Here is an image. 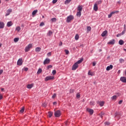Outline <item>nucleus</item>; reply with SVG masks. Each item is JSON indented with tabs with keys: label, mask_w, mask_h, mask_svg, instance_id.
Masks as SVG:
<instances>
[{
	"label": "nucleus",
	"mask_w": 126,
	"mask_h": 126,
	"mask_svg": "<svg viewBox=\"0 0 126 126\" xmlns=\"http://www.w3.org/2000/svg\"><path fill=\"white\" fill-rule=\"evenodd\" d=\"M73 19H74V17L73 15H70L67 17L66 22L69 23V22H70L71 20H73Z\"/></svg>",
	"instance_id": "nucleus-1"
},
{
	"label": "nucleus",
	"mask_w": 126,
	"mask_h": 126,
	"mask_svg": "<svg viewBox=\"0 0 126 126\" xmlns=\"http://www.w3.org/2000/svg\"><path fill=\"white\" fill-rule=\"evenodd\" d=\"M61 115H62V113H61L60 110H57L54 113V115L56 118H60V117H61Z\"/></svg>",
	"instance_id": "nucleus-2"
},
{
	"label": "nucleus",
	"mask_w": 126,
	"mask_h": 126,
	"mask_svg": "<svg viewBox=\"0 0 126 126\" xmlns=\"http://www.w3.org/2000/svg\"><path fill=\"white\" fill-rule=\"evenodd\" d=\"M32 44H29L26 47L25 49V52H27L30 51V49H32Z\"/></svg>",
	"instance_id": "nucleus-3"
},
{
	"label": "nucleus",
	"mask_w": 126,
	"mask_h": 126,
	"mask_svg": "<svg viewBox=\"0 0 126 126\" xmlns=\"http://www.w3.org/2000/svg\"><path fill=\"white\" fill-rule=\"evenodd\" d=\"M23 63V61H22V58H20L17 62V65H22Z\"/></svg>",
	"instance_id": "nucleus-4"
},
{
	"label": "nucleus",
	"mask_w": 126,
	"mask_h": 126,
	"mask_svg": "<svg viewBox=\"0 0 126 126\" xmlns=\"http://www.w3.org/2000/svg\"><path fill=\"white\" fill-rule=\"evenodd\" d=\"M119 11H112L110 13V14L108 15V18H111V17H112V16H113V15L116 14V13H119Z\"/></svg>",
	"instance_id": "nucleus-5"
},
{
	"label": "nucleus",
	"mask_w": 126,
	"mask_h": 126,
	"mask_svg": "<svg viewBox=\"0 0 126 126\" xmlns=\"http://www.w3.org/2000/svg\"><path fill=\"white\" fill-rule=\"evenodd\" d=\"M54 78H55L54 76H47L45 78V81H48L49 80H52L54 79Z\"/></svg>",
	"instance_id": "nucleus-6"
},
{
	"label": "nucleus",
	"mask_w": 126,
	"mask_h": 126,
	"mask_svg": "<svg viewBox=\"0 0 126 126\" xmlns=\"http://www.w3.org/2000/svg\"><path fill=\"white\" fill-rule=\"evenodd\" d=\"M78 67V64L75 63L72 67V70H76V69Z\"/></svg>",
	"instance_id": "nucleus-7"
},
{
	"label": "nucleus",
	"mask_w": 126,
	"mask_h": 126,
	"mask_svg": "<svg viewBox=\"0 0 126 126\" xmlns=\"http://www.w3.org/2000/svg\"><path fill=\"white\" fill-rule=\"evenodd\" d=\"M87 111L90 114V115H93V113H94V110L92 109L87 108Z\"/></svg>",
	"instance_id": "nucleus-8"
},
{
	"label": "nucleus",
	"mask_w": 126,
	"mask_h": 126,
	"mask_svg": "<svg viewBox=\"0 0 126 126\" xmlns=\"http://www.w3.org/2000/svg\"><path fill=\"white\" fill-rule=\"evenodd\" d=\"M83 9V6H82V5H79L77 7L78 11L82 12Z\"/></svg>",
	"instance_id": "nucleus-9"
},
{
	"label": "nucleus",
	"mask_w": 126,
	"mask_h": 126,
	"mask_svg": "<svg viewBox=\"0 0 126 126\" xmlns=\"http://www.w3.org/2000/svg\"><path fill=\"white\" fill-rule=\"evenodd\" d=\"M11 12H12V9H9L7 10V13L5 14V16H8V15H9V14H10V13H11Z\"/></svg>",
	"instance_id": "nucleus-10"
},
{
	"label": "nucleus",
	"mask_w": 126,
	"mask_h": 126,
	"mask_svg": "<svg viewBox=\"0 0 126 126\" xmlns=\"http://www.w3.org/2000/svg\"><path fill=\"white\" fill-rule=\"evenodd\" d=\"M50 59H48V58H46L44 60V61L43 62V63H44V64H48L50 63Z\"/></svg>",
	"instance_id": "nucleus-11"
},
{
	"label": "nucleus",
	"mask_w": 126,
	"mask_h": 126,
	"mask_svg": "<svg viewBox=\"0 0 126 126\" xmlns=\"http://www.w3.org/2000/svg\"><path fill=\"white\" fill-rule=\"evenodd\" d=\"M116 41L115 40V39H112L111 40H110L107 44H108L109 45H115V43Z\"/></svg>",
	"instance_id": "nucleus-12"
},
{
	"label": "nucleus",
	"mask_w": 126,
	"mask_h": 126,
	"mask_svg": "<svg viewBox=\"0 0 126 126\" xmlns=\"http://www.w3.org/2000/svg\"><path fill=\"white\" fill-rule=\"evenodd\" d=\"M120 80L122 81V82H123V83H126V77H121L120 78Z\"/></svg>",
	"instance_id": "nucleus-13"
},
{
	"label": "nucleus",
	"mask_w": 126,
	"mask_h": 126,
	"mask_svg": "<svg viewBox=\"0 0 126 126\" xmlns=\"http://www.w3.org/2000/svg\"><path fill=\"white\" fill-rule=\"evenodd\" d=\"M97 104H99V105L100 106V107H103L104 106V104H105V102L104 101H97L96 102Z\"/></svg>",
	"instance_id": "nucleus-14"
},
{
	"label": "nucleus",
	"mask_w": 126,
	"mask_h": 126,
	"mask_svg": "<svg viewBox=\"0 0 126 126\" xmlns=\"http://www.w3.org/2000/svg\"><path fill=\"white\" fill-rule=\"evenodd\" d=\"M4 28V23L3 22H0V29H3Z\"/></svg>",
	"instance_id": "nucleus-15"
},
{
	"label": "nucleus",
	"mask_w": 126,
	"mask_h": 126,
	"mask_svg": "<svg viewBox=\"0 0 126 126\" xmlns=\"http://www.w3.org/2000/svg\"><path fill=\"white\" fill-rule=\"evenodd\" d=\"M107 33H108V31H104L101 33L102 37H105V36H106V35H107Z\"/></svg>",
	"instance_id": "nucleus-16"
},
{
	"label": "nucleus",
	"mask_w": 126,
	"mask_h": 126,
	"mask_svg": "<svg viewBox=\"0 0 126 126\" xmlns=\"http://www.w3.org/2000/svg\"><path fill=\"white\" fill-rule=\"evenodd\" d=\"M94 10L97 11L98 10V5L96 3H95L94 6Z\"/></svg>",
	"instance_id": "nucleus-17"
},
{
	"label": "nucleus",
	"mask_w": 126,
	"mask_h": 126,
	"mask_svg": "<svg viewBox=\"0 0 126 126\" xmlns=\"http://www.w3.org/2000/svg\"><path fill=\"white\" fill-rule=\"evenodd\" d=\"M13 25V24L12 23V22L9 21L7 23V27H10V26H12Z\"/></svg>",
	"instance_id": "nucleus-18"
},
{
	"label": "nucleus",
	"mask_w": 126,
	"mask_h": 126,
	"mask_svg": "<svg viewBox=\"0 0 126 126\" xmlns=\"http://www.w3.org/2000/svg\"><path fill=\"white\" fill-rule=\"evenodd\" d=\"M113 68V65L110 64L109 66H107L106 67V70L109 71Z\"/></svg>",
	"instance_id": "nucleus-19"
},
{
	"label": "nucleus",
	"mask_w": 126,
	"mask_h": 126,
	"mask_svg": "<svg viewBox=\"0 0 126 126\" xmlns=\"http://www.w3.org/2000/svg\"><path fill=\"white\" fill-rule=\"evenodd\" d=\"M52 34H53V32H52V31H49L47 33V35L50 37V36L52 35Z\"/></svg>",
	"instance_id": "nucleus-20"
},
{
	"label": "nucleus",
	"mask_w": 126,
	"mask_h": 126,
	"mask_svg": "<svg viewBox=\"0 0 126 126\" xmlns=\"http://www.w3.org/2000/svg\"><path fill=\"white\" fill-rule=\"evenodd\" d=\"M87 33H88L89 32H90V31H91V27L90 26H88L87 27Z\"/></svg>",
	"instance_id": "nucleus-21"
},
{
	"label": "nucleus",
	"mask_w": 126,
	"mask_h": 126,
	"mask_svg": "<svg viewBox=\"0 0 126 126\" xmlns=\"http://www.w3.org/2000/svg\"><path fill=\"white\" fill-rule=\"evenodd\" d=\"M27 87L28 89H31V88L33 87V84H29L27 85Z\"/></svg>",
	"instance_id": "nucleus-22"
},
{
	"label": "nucleus",
	"mask_w": 126,
	"mask_h": 126,
	"mask_svg": "<svg viewBox=\"0 0 126 126\" xmlns=\"http://www.w3.org/2000/svg\"><path fill=\"white\" fill-rule=\"evenodd\" d=\"M82 62H83V58L81 59L80 60L78 61L77 62H76V63L78 64L79 63H81Z\"/></svg>",
	"instance_id": "nucleus-23"
},
{
	"label": "nucleus",
	"mask_w": 126,
	"mask_h": 126,
	"mask_svg": "<svg viewBox=\"0 0 126 126\" xmlns=\"http://www.w3.org/2000/svg\"><path fill=\"white\" fill-rule=\"evenodd\" d=\"M81 11H78L76 13V15L78 16V17H80V16H81Z\"/></svg>",
	"instance_id": "nucleus-24"
},
{
	"label": "nucleus",
	"mask_w": 126,
	"mask_h": 126,
	"mask_svg": "<svg viewBox=\"0 0 126 126\" xmlns=\"http://www.w3.org/2000/svg\"><path fill=\"white\" fill-rule=\"evenodd\" d=\"M38 12V10L36 9L33 11L32 12V15H35V14Z\"/></svg>",
	"instance_id": "nucleus-25"
},
{
	"label": "nucleus",
	"mask_w": 126,
	"mask_h": 126,
	"mask_svg": "<svg viewBox=\"0 0 126 126\" xmlns=\"http://www.w3.org/2000/svg\"><path fill=\"white\" fill-rule=\"evenodd\" d=\"M124 40L122 39L120 40L119 41V44H120L121 45H124Z\"/></svg>",
	"instance_id": "nucleus-26"
},
{
	"label": "nucleus",
	"mask_w": 126,
	"mask_h": 126,
	"mask_svg": "<svg viewBox=\"0 0 126 126\" xmlns=\"http://www.w3.org/2000/svg\"><path fill=\"white\" fill-rule=\"evenodd\" d=\"M18 41H19V38L16 37V38H14V42H15V43H17V42H18Z\"/></svg>",
	"instance_id": "nucleus-27"
},
{
	"label": "nucleus",
	"mask_w": 126,
	"mask_h": 126,
	"mask_svg": "<svg viewBox=\"0 0 126 126\" xmlns=\"http://www.w3.org/2000/svg\"><path fill=\"white\" fill-rule=\"evenodd\" d=\"M21 30V28L20 27H17L16 28V31H18V32H19Z\"/></svg>",
	"instance_id": "nucleus-28"
},
{
	"label": "nucleus",
	"mask_w": 126,
	"mask_h": 126,
	"mask_svg": "<svg viewBox=\"0 0 126 126\" xmlns=\"http://www.w3.org/2000/svg\"><path fill=\"white\" fill-rule=\"evenodd\" d=\"M90 105L91 106H94V105H95V101H92L90 102Z\"/></svg>",
	"instance_id": "nucleus-29"
},
{
	"label": "nucleus",
	"mask_w": 126,
	"mask_h": 126,
	"mask_svg": "<svg viewBox=\"0 0 126 126\" xmlns=\"http://www.w3.org/2000/svg\"><path fill=\"white\" fill-rule=\"evenodd\" d=\"M71 1V0H66L65 1V4H68V3H69V2H70Z\"/></svg>",
	"instance_id": "nucleus-30"
},
{
	"label": "nucleus",
	"mask_w": 126,
	"mask_h": 126,
	"mask_svg": "<svg viewBox=\"0 0 126 126\" xmlns=\"http://www.w3.org/2000/svg\"><path fill=\"white\" fill-rule=\"evenodd\" d=\"M104 115H105V113L104 112H101V113L99 114V116L100 117V118H101V119H102Z\"/></svg>",
	"instance_id": "nucleus-31"
},
{
	"label": "nucleus",
	"mask_w": 126,
	"mask_h": 126,
	"mask_svg": "<svg viewBox=\"0 0 126 126\" xmlns=\"http://www.w3.org/2000/svg\"><path fill=\"white\" fill-rule=\"evenodd\" d=\"M41 51V48L40 47H36L35 48V52H40Z\"/></svg>",
	"instance_id": "nucleus-32"
},
{
	"label": "nucleus",
	"mask_w": 126,
	"mask_h": 126,
	"mask_svg": "<svg viewBox=\"0 0 126 126\" xmlns=\"http://www.w3.org/2000/svg\"><path fill=\"white\" fill-rule=\"evenodd\" d=\"M52 116H53V113H52L51 112H48V117H49V118L52 117Z\"/></svg>",
	"instance_id": "nucleus-33"
},
{
	"label": "nucleus",
	"mask_w": 126,
	"mask_h": 126,
	"mask_svg": "<svg viewBox=\"0 0 126 126\" xmlns=\"http://www.w3.org/2000/svg\"><path fill=\"white\" fill-rule=\"evenodd\" d=\"M41 72H42V69L39 68L37 72V74H40V73H41Z\"/></svg>",
	"instance_id": "nucleus-34"
},
{
	"label": "nucleus",
	"mask_w": 126,
	"mask_h": 126,
	"mask_svg": "<svg viewBox=\"0 0 126 126\" xmlns=\"http://www.w3.org/2000/svg\"><path fill=\"white\" fill-rule=\"evenodd\" d=\"M119 62L120 63H125V60L121 58L119 60Z\"/></svg>",
	"instance_id": "nucleus-35"
},
{
	"label": "nucleus",
	"mask_w": 126,
	"mask_h": 126,
	"mask_svg": "<svg viewBox=\"0 0 126 126\" xmlns=\"http://www.w3.org/2000/svg\"><path fill=\"white\" fill-rule=\"evenodd\" d=\"M51 21H52V22H56V21H57V18H53L51 19Z\"/></svg>",
	"instance_id": "nucleus-36"
},
{
	"label": "nucleus",
	"mask_w": 126,
	"mask_h": 126,
	"mask_svg": "<svg viewBox=\"0 0 126 126\" xmlns=\"http://www.w3.org/2000/svg\"><path fill=\"white\" fill-rule=\"evenodd\" d=\"M117 95H113L112 97H111L112 100H116L117 99Z\"/></svg>",
	"instance_id": "nucleus-37"
},
{
	"label": "nucleus",
	"mask_w": 126,
	"mask_h": 126,
	"mask_svg": "<svg viewBox=\"0 0 126 126\" xmlns=\"http://www.w3.org/2000/svg\"><path fill=\"white\" fill-rule=\"evenodd\" d=\"M88 75H91V76H93V73L89 71L88 73Z\"/></svg>",
	"instance_id": "nucleus-38"
},
{
	"label": "nucleus",
	"mask_w": 126,
	"mask_h": 126,
	"mask_svg": "<svg viewBox=\"0 0 126 126\" xmlns=\"http://www.w3.org/2000/svg\"><path fill=\"white\" fill-rule=\"evenodd\" d=\"M76 98H77V99H79V98H80V94L79 93L77 94Z\"/></svg>",
	"instance_id": "nucleus-39"
},
{
	"label": "nucleus",
	"mask_w": 126,
	"mask_h": 126,
	"mask_svg": "<svg viewBox=\"0 0 126 126\" xmlns=\"http://www.w3.org/2000/svg\"><path fill=\"white\" fill-rule=\"evenodd\" d=\"M75 39L76 40H78V39H79V35H78V34H76L75 36Z\"/></svg>",
	"instance_id": "nucleus-40"
},
{
	"label": "nucleus",
	"mask_w": 126,
	"mask_h": 126,
	"mask_svg": "<svg viewBox=\"0 0 126 126\" xmlns=\"http://www.w3.org/2000/svg\"><path fill=\"white\" fill-rule=\"evenodd\" d=\"M64 52H65L66 55H68V54H69V51L66 49H65L64 50Z\"/></svg>",
	"instance_id": "nucleus-41"
},
{
	"label": "nucleus",
	"mask_w": 126,
	"mask_h": 126,
	"mask_svg": "<svg viewBox=\"0 0 126 126\" xmlns=\"http://www.w3.org/2000/svg\"><path fill=\"white\" fill-rule=\"evenodd\" d=\"M56 73H57V71L56 70H53L52 71V74L53 75H55V74H56Z\"/></svg>",
	"instance_id": "nucleus-42"
},
{
	"label": "nucleus",
	"mask_w": 126,
	"mask_h": 126,
	"mask_svg": "<svg viewBox=\"0 0 126 126\" xmlns=\"http://www.w3.org/2000/svg\"><path fill=\"white\" fill-rule=\"evenodd\" d=\"M69 93L70 94H71L72 93H74V90H70Z\"/></svg>",
	"instance_id": "nucleus-43"
},
{
	"label": "nucleus",
	"mask_w": 126,
	"mask_h": 126,
	"mask_svg": "<svg viewBox=\"0 0 126 126\" xmlns=\"http://www.w3.org/2000/svg\"><path fill=\"white\" fill-rule=\"evenodd\" d=\"M44 25H45V23L44 22H41L39 26L42 27V26H44Z\"/></svg>",
	"instance_id": "nucleus-44"
},
{
	"label": "nucleus",
	"mask_w": 126,
	"mask_h": 126,
	"mask_svg": "<svg viewBox=\"0 0 126 126\" xmlns=\"http://www.w3.org/2000/svg\"><path fill=\"white\" fill-rule=\"evenodd\" d=\"M53 67V66L52 65H49L47 66V69H49V68H52Z\"/></svg>",
	"instance_id": "nucleus-45"
},
{
	"label": "nucleus",
	"mask_w": 126,
	"mask_h": 126,
	"mask_svg": "<svg viewBox=\"0 0 126 126\" xmlns=\"http://www.w3.org/2000/svg\"><path fill=\"white\" fill-rule=\"evenodd\" d=\"M56 96H57V94H54L52 96V98H53V99H54V98H56Z\"/></svg>",
	"instance_id": "nucleus-46"
},
{
	"label": "nucleus",
	"mask_w": 126,
	"mask_h": 126,
	"mask_svg": "<svg viewBox=\"0 0 126 126\" xmlns=\"http://www.w3.org/2000/svg\"><path fill=\"white\" fill-rule=\"evenodd\" d=\"M20 113H23L24 112V107H23L21 110H20Z\"/></svg>",
	"instance_id": "nucleus-47"
},
{
	"label": "nucleus",
	"mask_w": 126,
	"mask_h": 126,
	"mask_svg": "<svg viewBox=\"0 0 126 126\" xmlns=\"http://www.w3.org/2000/svg\"><path fill=\"white\" fill-rule=\"evenodd\" d=\"M96 2H97V4H101V3H102V1L99 0V1H97Z\"/></svg>",
	"instance_id": "nucleus-48"
},
{
	"label": "nucleus",
	"mask_w": 126,
	"mask_h": 126,
	"mask_svg": "<svg viewBox=\"0 0 126 126\" xmlns=\"http://www.w3.org/2000/svg\"><path fill=\"white\" fill-rule=\"evenodd\" d=\"M104 125H105L106 126H109L110 125V122H105L104 123Z\"/></svg>",
	"instance_id": "nucleus-49"
},
{
	"label": "nucleus",
	"mask_w": 126,
	"mask_h": 126,
	"mask_svg": "<svg viewBox=\"0 0 126 126\" xmlns=\"http://www.w3.org/2000/svg\"><path fill=\"white\" fill-rule=\"evenodd\" d=\"M126 33V30H124L122 32L121 34L124 35Z\"/></svg>",
	"instance_id": "nucleus-50"
},
{
	"label": "nucleus",
	"mask_w": 126,
	"mask_h": 126,
	"mask_svg": "<svg viewBox=\"0 0 126 126\" xmlns=\"http://www.w3.org/2000/svg\"><path fill=\"white\" fill-rule=\"evenodd\" d=\"M58 1V0H53L52 1L53 3H56V2Z\"/></svg>",
	"instance_id": "nucleus-51"
},
{
	"label": "nucleus",
	"mask_w": 126,
	"mask_h": 126,
	"mask_svg": "<svg viewBox=\"0 0 126 126\" xmlns=\"http://www.w3.org/2000/svg\"><path fill=\"white\" fill-rule=\"evenodd\" d=\"M122 103H123V100H120L119 102H118V104H119V105H121Z\"/></svg>",
	"instance_id": "nucleus-52"
},
{
	"label": "nucleus",
	"mask_w": 126,
	"mask_h": 126,
	"mask_svg": "<svg viewBox=\"0 0 126 126\" xmlns=\"http://www.w3.org/2000/svg\"><path fill=\"white\" fill-rule=\"evenodd\" d=\"M120 36H122V33H118L117 34L116 37H120Z\"/></svg>",
	"instance_id": "nucleus-53"
},
{
	"label": "nucleus",
	"mask_w": 126,
	"mask_h": 126,
	"mask_svg": "<svg viewBox=\"0 0 126 126\" xmlns=\"http://www.w3.org/2000/svg\"><path fill=\"white\" fill-rule=\"evenodd\" d=\"M24 70H25V71H28V67L24 68Z\"/></svg>",
	"instance_id": "nucleus-54"
},
{
	"label": "nucleus",
	"mask_w": 126,
	"mask_h": 126,
	"mask_svg": "<svg viewBox=\"0 0 126 126\" xmlns=\"http://www.w3.org/2000/svg\"><path fill=\"white\" fill-rule=\"evenodd\" d=\"M3 72V70H2V69L0 70V74H1V73H2Z\"/></svg>",
	"instance_id": "nucleus-55"
},
{
	"label": "nucleus",
	"mask_w": 126,
	"mask_h": 126,
	"mask_svg": "<svg viewBox=\"0 0 126 126\" xmlns=\"http://www.w3.org/2000/svg\"><path fill=\"white\" fill-rule=\"evenodd\" d=\"M47 56H48V57H51V52H49V53L47 54Z\"/></svg>",
	"instance_id": "nucleus-56"
},
{
	"label": "nucleus",
	"mask_w": 126,
	"mask_h": 126,
	"mask_svg": "<svg viewBox=\"0 0 126 126\" xmlns=\"http://www.w3.org/2000/svg\"><path fill=\"white\" fill-rule=\"evenodd\" d=\"M59 46H63V42L62 41H61L59 43Z\"/></svg>",
	"instance_id": "nucleus-57"
},
{
	"label": "nucleus",
	"mask_w": 126,
	"mask_h": 126,
	"mask_svg": "<svg viewBox=\"0 0 126 126\" xmlns=\"http://www.w3.org/2000/svg\"><path fill=\"white\" fill-rule=\"evenodd\" d=\"M95 65H96V63L94 62L93 63V66H95Z\"/></svg>",
	"instance_id": "nucleus-58"
},
{
	"label": "nucleus",
	"mask_w": 126,
	"mask_h": 126,
	"mask_svg": "<svg viewBox=\"0 0 126 126\" xmlns=\"http://www.w3.org/2000/svg\"><path fill=\"white\" fill-rule=\"evenodd\" d=\"M117 115H119V113L116 112V113H115V117H117Z\"/></svg>",
	"instance_id": "nucleus-59"
},
{
	"label": "nucleus",
	"mask_w": 126,
	"mask_h": 126,
	"mask_svg": "<svg viewBox=\"0 0 126 126\" xmlns=\"http://www.w3.org/2000/svg\"><path fill=\"white\" fill-rule=\"evenodd\" d=\"M2 99V95L1 94H0V100H1Z\"/></svg>",
	"instance_id": "nucleus-60"
},
{
	"label": "nucleus",
	"mask_w": 126,
	"mask_h": 126,
	"mask_svg": "<svg viewBox=\"0 0 126 126\" xmlns=\"http://www.w3.org/2000/svg\"><path fill=\"white\" fill-rule=\"evenodd\" d=\"M124 30H126V25H124Z\"/></svg>",
	"instance_id": "nucleus-61"
},
{
	"label": "nucleus",
	"mask_w": 126,
	"mask_h": 126,
	"mask_svg": "<svg viewBox=\"0 0 126 126\" xmlns=\"http://www.w3.org/2000/svg\"><path fill=\"white\" fill-rule=\"evenodd\" d=\"M118 73H121V70H118Z\"/></svg>",
	"instance_id": "nucleus-62"
},
{
	"label": "nucleus",
	"mask_w": 126,
	"mask_h": 126,
	"mask_svg": "<svg viewBox=\"0 0 126 126\" xmlns=\"http://www.w3.org/2000/svg\"><path fill=\"white\" fill-rule=\"evenodd\" d=\"M56 104H57V102H53V105H56Z\"/></svg>",
	"instance_id": "nucleus-63"
},
{
	"label": "nucleus",
	"mask_w": 126,
	"mask_h": 126,
	"mask_svg": "<svg viewBox=\"0 0 126 126\" xmlns=\"http://www.w3.org/2000/svg\"><path fill=\"white\" fill-rule=\"evenodd\" d=\"M4 90V89H3V88H1V91H3Z\"/></svg>",
	"instance_id": "nucleus-64"
}]
</instances>
